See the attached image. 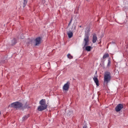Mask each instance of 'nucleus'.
I'll return each mask as SVG.
<instances>
[{
  "label": "nucleus",
  "instance_id": "obj_22",
  "mask_svg": "<svg viewBox=\"0 0 128 128\" xmlns=\"http://www.w3.org/2000/svg\"><path fill=\"white\" fill-rule=\"evenodd\" d=\"M80 27H81V26H80Z\"/></svg>",
  "mask_w": 128,
  "mask_h": 128
},
{
  "label": "nucleus",
  "instance_id": "obj_11",
  "mask_svg": "<svg viewBox=\"0 0 128 128\" xmlns=\"http://www.w3.org/2000/svg\"><path fill=\"white\" fill-rule=\"evenodd\" d=\"M16 43V40L15 38H14L12 41V46L15 45Z\"/></svg>",
  "mask_w": 128,
  "mask_h": 128
},
{
  "label": "nucleus",
  "instance_id": "obj_19",
  "mask_svg": "<svg viewBox=\"0 0 128 128\" xmlns=\"http://www.w3.org/2000/svg\"><path fill=\"white\" fill-rule=\"evenodd\" d=\"M72 18L70 20L69 23L68 24V26H70V24H71L72 21Z\"/></svg>",
  "mask_w": 128,
  "mask_h": 128
},
{
  "label": "nucleus",
  "instance_id": "obj_9",
  "mask_svg": "<svg viewBox=\"0 0 128 128\" xmlns=\"http://www.w3.org/2000/svg\"><path fill=\"white\" fill-rule=\"evenodd\" d=\"M97 40V37L96 34H94L92 36V42L93 43H95L96 42Z\"/></svg>",
  "mask_w": 128,
  "mask_h": 128
},
{
  "label": "nucleus",
  "instance_id": "obj_21",
  "mask_svg": "<svg viewBox=\"0 0 128 128\" xmlns=\"http://www.w3.org/2000/svg\"><path fill=\"white\" fill-rule=\"evenodd\" d=\"M112 43H114V42H112Z\"/></svg>",
  "mask_w": 128,
  "mask_h": 128
},
{
  "label": "nucleus",
  "instance_id": "obj_6",
  "mask_svg": "<svg viewBox=\"0 0 128 128\" xmlns=\"http://www.w3.org/2000/svg\"><path fill=\"white\" fill-rule=\"evenodd\" d=\"M89 36L88 34H86L85 35L84 39V40L85 42L84 47H85L88 44Z\"/></svg>",
  "mask_w": 128,
  "mask_h": 128
},
{
  "label": "nucleus",
  "instance_id": "obj_4",
  "mask_svg": "<svg viewBox=\"0 0 128 128\" xmlns=\"http://www.w3.org/2000/svg\"><path fill=\"white\" fill-rule=\"evenodd\" d=\"M70 84V82H68L64 84L62 87L63 90L66 91H68L69 88Z\"/></svg>",
  "mask_w": 128,
  "mask_h": 128
},
{
  "label": "nucleus",
  "instance_id": "obj_13",
  "mask_svg": "<svg viewBox=\"0 0 128 128\" xmlns=\"http://www.w3.org/2000/svg\"><path fill=\"white\" fill-rule=\"evenodd\" d=\"M92 48L91 46H87L86 47V50L88 51H90Z\"/></svg>",
  "mask_w": 128,
  "mask_h": 128
},
{
  "label": "nucleus",
  "instance_id": "obj_15",
  "mask_svg": "<svg viewBox=\"0 0 128 128\" xmlns=\"http://www.w3.org/2000/svg\"><path fill=\"white\" fill-rule=\"evenodd\" d=\"M28 2V0H24L23 2V7L24 8L26 6Z\"/></svg>",
  "mask_w": 128,
  "mask_h": 128
},
{
  "label": "nucleus",
  "instance_id": "obj_17",
  "mask_svg": "<svg viewBox=\"0 0 128 128\" xmlns=\"http://www.w3.org/2000/svg\"><path fill=\"white\" fill-rule=\"evenodd\" d=\"M67 56L68 58L70 59H72L73 58V56L70 54H68Z\"/></svg>",
  "mask_w": 128,
  "mask_h": 128
},
{
  "label": "nucleus",
  "instance_id": "obj_5",
  "mask_svg": "<svg viewBox=\"0 0 128 128\" xmlns=\"http://www.w3.org/2000/svg\"><path fill=\"white\" fill-rule=\"evenodd\" d=\"M124 106L122 104H119L116 107L115 110L116 112H119L123 108Z\"/></svg>",
  "mask_w": 128,
  "mask_h": 128
},
{
  "label": "nucleus",
  "instance_id": "obj_14",
  "mask_svg": "<svg viewBox=\"0 0 128 128\" xmlns=\"http://www.w3.org/2000/svg\"><path fill=\"white\" fill-rule=\"evenodd\" d=\"M29 117L28 115H26L24 116L22 118V121H24L26 120L27 118Z\"/></svg>",
  "mask_w": 128,
  "mask_h": 128
},
{
  "label": "nucleus",
  "instance_id": "obj_16",
  "mask_svg": "<svg viewBox=\"0 0 128 128\" xmlns=\"http://www.w3.org/2000/svg\"><path fill=\"white\" fill-rule=\"evenodd\" d=\"M29 108V107L28 106V104H27V103H26L24 106L22 107V108L23 109H24L26 108Z\"/></svg>",
  "mask_w": 128,
  "mask_h": 128
},
{
  "label": "nucleus",
  "instance_id": "obj_12",
  "mask_svg": "<svg viewBox=\"0 0 128 128\" xmlns=\"http://www.w3.org/2000/svg\"><path fill=\"white\" fill-rule=\"evenodd\" d=\"M109 56V54L108 53L105 54L103 56L102 58L104 59L108 57Z\"/></svg>",
  "mask_w": 128,
  "mask_h": 128
},
{
  "label": "nucleus",
  "instance_id": "obj_20",
  "mask_svg": "<svg viewBox=\"0 0 128 128\" xmlns=\"http://www.w3.org/2000/svg\"><path fill=\"white\" fill-rule=\"evenodd\" d=\"M82 128H88L87 126L86 125H84Z\"/></svg>",
  "mask_w": 128,
  "mask_h": 128
},
{
  "label": "nucleus",
  "instance_id": "obj_1",
  "mask_svg": "<svg viewBox=\"0 0 128 128\" xmlns=\"http://www.w3.org/2000/svg\"><path fill=\"white\" fill-rule=\"evenodd\" d=\"M40 105L38 108V111H41L46 109L47 107V105L46 104L45 99H42L39 102Z\"/></svg>",
  "mask_w": 128,
  "mask_h": 128
},
{
  "label": "nucleus",
  "instance_id": "obj_8",
  "mask_svg": "<svg viewBox=\"0 0 128 128\" xmlns=\"http://www.w3.org/2000/svg\"><path fill=\"white\" fill-rule=\"evenodd\" d=\"M93 80L95 83L96 85L97 86H99V81L97 77H96L95 76H94L93 78Z\"/></svg>",
  "mask_w": 128,
  "mask_h": 128
},
{
  "label": "nucleus",
  "instance_id": "obj_7",
  "mask_svg": "<svg viewBox=\"0 0 128 128\" xmlns=\"http://www.w3.org/2000/svg\"><path fill=\"white\" fill-rule=\"evenodd\" d=\"M41 40V38L40 37H38L36 38L35 40V45L37 46L40 44V43Z\"/></svg>",
  "mask_w": 128,
  "mask_h": 128
},
{
  "label": "nucleus",
  "instance_id": "obj_18",
  "mask_svg": "<svg viewBox=\"0 0 128 128\" xmlns=\"http://www.w3.org/2000/svg\"><path fill=\"white\" fill-rule=\"evenodd\" d=\"M110 59H109L108 60V62L107 64V66H110Z\"/></svg>",
  "mask_w": 128,
  "mask_h": 128
},
{
  "label": "nucleus",
  "instance_id": "obj_2",
  "mask_svg": "<svg viewBox=\"0 0 128 128\" xmlns=\"http://www.w3.org/2000/svg\"><path fill=\"white\" fill-rule=\"evenodd\" d=\"M110 72H105L104 82L107 83L110 80Z\"/></svg>",
  "mask_w": 128,
  "mask_h": 128
},
{
  "label": "nucleus",
  "instance_id": "obj_3",
  "mask_svg": "<svg viewBox=\"0 0 128 128\" xmlns=\"http://www.w3.org/2000/svg\"><path fill=\"white\" fill-rule=\"evenodd\" d=\"M22 105L21 103L16 102L11 104L9 105V106L15 108H18L22 107Z\"/></svg>",
  "mask_w": 128,
  "mask_h": 128
},
{
  "label": "nucleus",
  "instance_id": "obj_10",
  "mask_svg": "<svg viewBox=\"0 0 128 128\" xmlns=\"http://www.w3.org/2000/svg\"><path fill=\"white\" fill-rule=\"evenodd\" d=\"M67 34L69 38H70L73 36V33L70 30L69 31L67 32Z\"/></svg>",
  "mask_w": 128,
  "mask_h": 128
}]
</instances>
